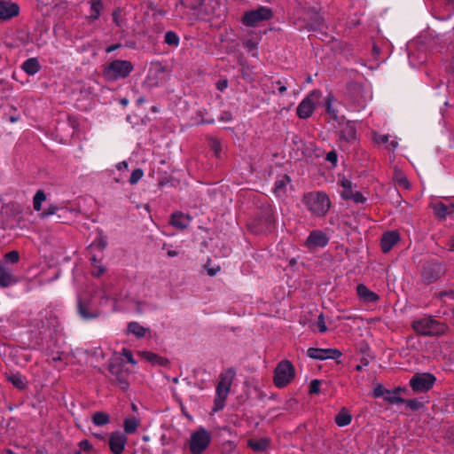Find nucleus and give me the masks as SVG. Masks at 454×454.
I'll return each mask as SVG.
<instances>
[{
  "mask_svg": "<svg viewBox=\"0 0 454 454\" xmlns=\"http://www.w3.org/2000/svg\"><path fill=\"white\" fill-rule=\"evenodd\" d=\"M20 39L22 43H26L28 39V35L26 33H22V35L20 36Z\"/></svg>",
  "mask_w": 454,
  "mask_h": 454,
  "instance_id": "61",
  "label": "nucleus"
},
{
  "mask_svg": "<svg viewBox=\"0 0 454 454\" xmlns=\"http://www.w3.org/2000/svg\"><path fill=\"white\" fill-rule=\"evenodd\" d=\"M144 102H145V98H143V97H141V98H137V103L138 105H141V104H143Z\"/></svg>",
  "mask_w": 454,
  "mask_h": 454,
  "instance_id": "64",
  "label": "nucleus"
},
{
  "mask_svg": "<svg viewBox=\"0 0 454 454\" xmlns=\"http://www.w3.org/2000/svg\"><path fill=\"white\" fill-rule=\"evenodd\" d=\"M316 325L318 328V331L320 333H325L327 331V327H326L325 321V317L322 313L317 317Z\"/></svg>",
  "mask_w": 454,
  "mask_h": 454,
  "instance_id": "46",
  "label": "nucleus"
},
{
  "mask_svg": "<svg viewBox=\"0 0 454 454\" xmlns=\"http://www.w3.org/2000/svg\"><path fill=\"white\" fill-rule=\"evenodd\" d=\"M56 211H57V207L54 206V205H51L47 209H45L44 211H43L41 213V217L44 218V217H47L49 215H54L56 213Z\"/></svg>",
  "mask_w": 454,
  "mask_h": 454,
  "instance_id": "52",
  "label": "nucleus"
},
{
  "mask_svg": "<svg viewBox=\"0 0 454 454\" xmlns=\"http://www.w3.org/2000/svg\"><path fill=\"white\" fill-rule=\"evenodd\" d=\"M133 69L134 66L130 61L115 59L103 69V76L107 82H115L127 78Z\"/></svg>",
  "mask_w": 454,
  "mask_h": 454,
  "instance_id": "4",
  "label": "nucleus"
},
{
  "mask_svg": "<svg viewBox=\"0 0 454 454\" xmlns=\"http://www.w3.org/2000/svg\"><path fill=\"white\" fill-rule=\"evenodd\" d=\"M394 179L400 187H403L406 190L410 189V183L403 173L400 171H395L394 175Z\"/></svg>",
  "mask_w": 454,
  "mask_h": 454,
  "instance_id": "39",
  "label": "nucleus"
},
{
  "mask_svg": "<svg viewBox=\"0 0 454 454\" xmlns=\"http://www.w3.org/2000/svg\"><path fill=\"white\" fill-rule=\"evenodd\" d=\"M434 215L439 219H446L449 215L454 213V200L450 202H435L432 204Z\"/></svg>",
  "mask_w": 454,
  "mask_h": 454,
  "instance_id": "17",
  "label": "nucleus"
},
{
  "mask_svg": "<svg viewBox=\"0 0 454 454\" xmlns=\"http://www.w3.org/2000/svg\"><path fill=\"white\" fill-rule=\"evenodd\" d=\"M18 4L10 0H0V20H8L20 14Z\"/></svg>",
  "mask_w": 454,
  "mask_h": 454,
  "instance_id": "14",
  "label": "nucleus"
},
{
  "mask_svg": "<svg viewBox=\"0 0 454 454\" xmlns=\"http://www.w3.org/2000/svg\"><path fill=\"white\" fill-rule=\"evenodd\" d=\"M169 257H175L178 255V252L176 250L168 249L167 252Z\"/></svg>",
  "mask_w": 454,
  "mask_h": 454,
  "instance_id": "59",
  "label": "nucleus"
},
{
  "mask_svg": "<svg viewBox=\"0 0 454 454\" xmlns=\"http://www.w3.org/2000/svg\"><path fill=\"white\" fill-rule=\"evenodd\" d=\"M328 243L326 235L319 230L313 231L309 233L306 240V247L309 248L323 247Z\"/></svg>",
  "mask_w": 454,
  "mask_h": 454,
  "instance_id": "15",
  "label": "nucleus"
},
{
  "mask_svg": "<svg viewBox=\"0 0 454 454\" xmlns=\"http://www.w3.org/2000/svg\"><path fill=\"white\" fill-rule=\"evenodd\" d=\"M138 356L152 364L164 365L167 362L165 358L150 351H140Z\"/></svg>",
  "mask_w": 454,
  "mask_h": 454,
  "instance_id": "24",
  "label": "nucleus"
},
{
  "mask_svg": "<svg viewBox=\"0 0 454 454\" xmlns=\"http://www.w3.org/2000/svg\"><path fill=\"white\" fill-rule=\"evenodd\" d=\"M4 259L6 262L17 263L20 260L19 252L16 250L10 251L4 254Z\"/></svg>",
  "mask_w": 454,
  "mask_h": 454,
  "instance_id": "43",
  "label": "nucleus"
},
{
  "mask_svg": "<svg viewBox=\"0 0 454 454\" xmlns=\"http://www.w3.org/2000/svg\"><path fill=\"white\" fill-rule=\"evenodd\" d=\"M116 168L118 170H126L128 168V162L126 160H123L121 162H119L117 165H116Z\"/></svg>",
  "mask_w": 454,
  "mask_h": 454,
  "instance_id": "56",
  "label": "nucleus"
},
{
  "mask_svg": "<svg viewBox=\"0 0 454 454\" xmlns=\"http://www.w3.org/2000/svg\"><path fill=\"white\" fill-rule=\"evenodd\" d=\"M339 183L343 189L342 192H340L341 197L344 200H348V197H350V195L354 192L353 189H352V187H353L352 182L350 180L343 177L339 181Z\"/></svg>",
  "mask_w": 454,
  "mask_h": 454,
  "instance_id": "31",
  "label": "nucleus"
},
{
  "mask_svg": "<svg viewBox=\"0 0 454 454\" xmlns=\"http://www.w3.org/2000/svg\"><path fill=\"white\" fill-rule=\"evenodd\" d=\"M401 388H396L394 391H387V395H385V400L390 403H403L405 399L402 398L399 395V391Z\"/></svg>",
  "mask_w": 454,
  "mask_h": 454,
  "instance_id": "35",
  "label": "nucleus"
},
{
  "mask_svg": "<svg viewBox=\"0 0 454 454\" xmlns=\"http://www.w3.org/2000/svg\"><path fill=\"white\" fill-rule=\"evenodd\" d=\"M373 141L378 145H386V148L389 151H394L398 146L397 141L389 142V136L385 134L374 133Z\"/></svg>",
  "mask_w": 454,
  "mask_h": 454,
  "instance_id": "23",
  "label": "nucleus"
},
{
  "mask_svg": "<svg viewBox=\"0 0 454 454\" xmlns=\"http://www.w3.org/2000/svg\"><path fill=\"white\" fill-rule=\"evenodd\" d=\"M307 356L316 360L336 359L341 356V352L336 348H309L307 350Z\"/></svg>",
  "mask_w": 454,
  "mask_h": 454,
  "instance_id": "13",
  "label": "nucleus"
},
{
  "mask_svg": "<svg viewBox=\"0 0 454 454\" xmlns=\"http://www.w3.org/2000/svg\"><path fill=\"white\" fill-rule=\"evenodd\" d=\"M334 101H335V98H334L333 95H332V94L327 95L326 99H325V108H326V113L331 116V118L337 120L338 119V115H337L338 111L336 109H334L333 106V104Z\"/></svg>",
  "mask_w": 454,
  "mask_h": 454,
  "instance_id": "36",
  "label": "nucleus"
},
{
  "mask_svg": "<svg viewBox=\"0 0 454 454\" xmlns=\"http://www.w3.org/2000/svg\"><path fill=\"white\" fill-rule=\"evenodd\" d=\"M220 270V267L216 268H207V274L209 276H215Z\"/></svg>",
  "mask_w": 454,
  "mask_h": 454,
  "instance_id": "57",
  "label": "nucleus"
},
{
  "mask_svg": "<svg viewBox=\"0 0 454 454\" xmlns=\"http://www.w3.org/2000/svg\"><path fill=\"white\" fill-rule=\"evenodd\" d=\"M191 222V218L183 213H174L171 215L170 223L180 230L185 229Z\"/></svg>",
  "mask_w": 454,
  "mask_h": 454,
  "instance_id": "21",
  "label": "nucleus"
},
{
  "mask_svg": "<svg viewBox=\"0 0 454 454\" xmlns=\"http://www.w3.org/2000/svg\"><path fill=\"white\" fill-rule=\"evenodd\" d=\"M9 121H10V122L14 123L19 121V117L18 116H11Z\"/></svg>",
  "mask_w": 454,
  "mask_h": 454,
  "instance_id": "62",
  "label": "nucleus"
},
{
  "mask_svg": "<svg viewBox=\"0 0 454 454\" xmlns=\"http://www.w3.org/2000/svg\"><path fill=\"white\" fill-rule=\"evenodd\" d=\"M140 425L139 419L136 417L125 418L123 420V429L125 434H134Z\"/></svg>",
  "mask_w": 454,
  "mask_h": 454,
  "instance_id": "26",
  "label": "nucleus"
},
{
  "mask_svg": "<svg viewBox=\"0 0 454 454\" xmlns=\"http://www.w3.org/2000/svg\"><path fill=\"white\" fill-rule=\"evenodd\" d=\"M211 434L204 427H200L190 437L189 448L192 454H201L211 442Z\"/></svg>",
  "mask_w": 454,
  "mask_h": 454,
  "instance_id": "7",
  "label": "nucleus"
},
{
  "mask_svg": "<svg viewBox=\"0 0 454 454\" xmlns=\"http://www.w3.org/2000/svg\"><path fill=\"white\" fill-rule=\"evenodd\" d=\"M340 138L351 142L356 138V130L353 126L348 125L340 130Z\"/></svg>",
  "mask_w": 454,
  "mask_h": 454,
  "instance_id": "32",
  "label": "nucleus"
},
{
  "mask_svg": "<svg viewBox=\"0 0 454 454\" xmlns=\"http://www.w3.org/2000/svg\"><path fill=\"white\" fill-rule=\"evenodd\" d=\"M272 17V12L270 8L262 6L256 10L247 12L243 16L244 25L254 27L259 22L268 20Z\"/></svg>",
  "mask_w": 454,
  "mask_h": 454,
  "instance_id": "11",
  "label": "nucleus"
},
{
  "mask_svg": "<svg viewBox=\"0 0 454 454\" xmlns=\"http://www.w3.org/2000/svg\"><path fill=\"white\" fill-rule=\"evenodd\" d=\"M290 183L291 179L287 175L281 176L275 182L274 193L278 197L283 196L286 192Z\"/></svg>",
  "mask_w": 454,
  "mask_h": 454,
  "instance_id": "22",
  "label": "nucleus"
},
{
  "mask_svg": "<svg viewBox=\"0 0 454 454\" xmlns=\"http://www.w3.org/2000/svg\"><path fill=\"white\" fill-rule=\"evenodd\" d=\"M121 47V43L112 44L106 49V52L110 53Z\"/></svg>",
  "mask_w": 454,
  "mask_h": 454,
  "instance_id": "55",
  "label": "nucleus"
},
{
  "mask_svg": "<svg viewBox=\"0 0 454 454\" xmlns=\"http://www.w3.org/2000/svg\"><path fill=\"white\" fill-rule=\"evenodd\" d=\"M128 442L127 435L121 431H114L109 434L108 445L113 454H121Z\"/></svg>",
  "mask_w": 454,
  "mask_h": 454,
  "instance_id": "12",
  "label": "nucleus"
},
{
  "mask_svg": "<svg viewBox=\"0 0 454 454\" xmlns=\"http://www.w3.org/2000/svg\"><path fill=\"white\" fill-rule=\"evenodd\" d=\"M436 378L431 373H415L410 380V386L416 393L430 390L434 385Z\"/></svg>",
  "mask_w": 454,
  "mask_h": 454,
  "instance_id": "10",
  "label": "nucleus"
},
{
  "mask_svg": "<svg viewBox=\"0 0 454 454\" xmlns=\"http://www.w3.org/2000/svg\"><path fill=\"white\" fill-rule=\"evenodd\" d=\"M78 312L84 319L96 318L100 315V312L97 309L91 308L90 301H83L82 299L78 301Z\"/></svg>",
  "mask_w": 454,
  "mask_h": 454,
  "instance_id": "20",
  "label": "nucleus"
},
{
  "mask_svg": "<svg viewBox=\"0 0 454 454\" xmlns=\"http://www.w3.org/2000/svg\"><path fill=\"white\" fill-rule=\"evenodd\" d=\"M46 200V195L43 190H38L33 198V207L35 211H40L42 203Z\"/></svg>",
  "mask_w": 454,
  "mask_h": 454,
  "instance_id": "37",
  "label": "nucleus"
},
{
  "mask_svg": "<svg viewBox=\"0 0 454 454\" xmlns=\"http://www.w3.org/2000/svg\"><path fill=\"white\" fill-rule=\"evenodd\" d=\"M295 370L288 360H283L277 365L274 371V384L281 388L287 386L294 378Z\"/></svg>",
  "mask_w": 454,
  "mask_h": 454,
  "instance_id": "6",
  "label": "nucleus"
},
{
  "mask_svg": "<svg viewBox=\"0 0 454 454\" xmlns=\"http://www.w3.org/2000/svg\"><path fill=\"white\" fill-rule=\"evenodd\" d=\"M348 200H352L356 203H362L365 200L360 192H354Z\"/></svg>",
  "mask_w": 454,
  "mask_h": 454,
  "instance_id": "50",
  "label": "nucleus"
},
{
  "mask_svg": "<svg viewBox=\"0 0 454 454\" xmlns=\"http://www.w3.org/2000/svg\"><path fill=\"white\" fill-rule=\"evenodd\" d=\"M414 331L421 335L438 336L447 331V325L431 317H425L412 322Z\"/></svg>",
  "mask_w": 454,
  "mask_h": 454,
  "instance_id": "5",
  "label": "nucleus"
},
{
  "mask_svg": "<svg viewBox=\"0 0 454 454\" xmlns=\"http://www.w3.org/2000/svg\"><path fill=\"white\" fill-rule=\"evenodd\" d=\"M351 420V415L345 410L340 411L335 417V423L339 427H346L350 424Z\"/></svg>",
  "mask_w": 454,
  "mask_h": 454,
  "instance_id": "33",
  "label": "nucleus"
},
{
  "mask_svg": "<svg viewBox=\"0 0 454 454\" xmlns=\"http://www.w3.org/2000/svg\"><path fill=\"white\" fill-rule=\"evenodd\" d=\"M356 294L364 303L367 304L375 303L380 300V296L364 284L357 285Z\"/></svg>",
  "mask_w": 454,
  "mask_h": 454,
  "instance_id": "19",
  "label": "nucleus"
},
{
  "mask_svg": "<svg viewBox=\"0 0 454 454\" xmlns=\"http://www.w3.org/2000/svg\"><path fill=\"white\" fill-rule=\"evenodd\" d=\"M403 403H405L407 407H409L412 411H418L423 406L422 403L419 402L418 399L405 400Z\"/></svg>",
  "mask_w": 454,
  "mask_h": 454,
  "instance_id": "45",
  "label": "nucleus"
},
{
  "mask_svg": "<svg viewBox=\"0 0 454 454\" xmlns=\"http://www.w3.org/2000/svg\"><path fill=\"white\" fill-rule=\"evenodd\" d=\"M18 282V278L12 273V270L0 262V287L7 288Z\"/></svg>",
  "mask_w": 454,
  "mask_h": 454,
  "instance_id": "16",
  "label": "nucleus"
},
{
  "mask_svg": "<svg viewBox=\"0 0 454 454\" xmlns=\"http://www.w3.org/2000/svg\"><path fill=\"white\" fill-rule=\"evenodd\" d=\"M103 9V4L99 0H94L90 3V10L89 14V20L93 21L98 19L100 16L101 11Z\"/></svg>",
  "mask_w": 454,
  "mask_h": 454,
  "instance_id": "30",
  "label": "nucleus"
},
{
  "mask_svg": "<svg viewBox=\"0 0 454 454\" xmlns=\"http://www.w3.org/2000/svg\"><path fill=\"white\" fill-rule=\"evenodd\" d=\"M127 330L129 333H132L137 338H143L150 332L149 328L144 327L135 321L129 323Z\"/></svg>",
  "mask_w": 454,
  "mask_h": 454,
  "instance_id": "25",
  "label": "nucleus"
},
{
  "mask_svg": "<svg viewBox=\"0 0 454 454\" xmlns=\"http://www.w3.org/2000/svg\"><path fill=\"white\" fill-rule=\"evenodd\" d=\"M387 389L384 388L382 385L379 384L373 388V395L375 397H381L383 396L385 398V395H387Z\"/></svg>",
  "mask_w": 454,
  "mask_h": 454,
  "instance_id": "47",
  "label": "nucleus"
},
{
  "mask_svg": "<svg viewBox=\"0 0 454 454\" xmlns=\"http://www.w3.org/2000/svg\"><path fill=\"white\" fill-rule=\"evenodd\" d=\"M325 159H326V160L330 161L333 165H336L338 156L334 151H331L326 154Z\"/></svg>",
  "mask_w": 454,
  "mask_h": 454,
  "instance_id": "53",
  "label": "nucleus"
},
{
  "mask_svg": "<svg viewBox=\"0 0 454 454\" xmlns=\"http://www.w3.org/2000/svg\"><path fill=\"white\" fill-rule=\"evenodd\" d=\"M270 445V440L268 438H261L258 440H249L248 446L255 451H264Z\"/></svg>",
  "mask_w": 454,
  "mask_h": 454,
  "instance_id": "28",
  "label": "nucleus"
},
{
  "mask_svg": "<svg viewBox=\"0 0 454 454\" xmlns=\"http://www.w3.org/2000/svg\"><path fill=\"white\" fill-rule=\"evenodd\" d=\"M235 375L236 372L233 368H229L221 372L220 380L215 388L213 411H219L224 407L225 400L230 393Z\"/></svg>",
  "mask_w": 454,
  "mask_h": 454,
  "instance_id": "3",
  "label": "nucleus"
},
{
  "mask_svg": "<svg viewBox=\"0 0 454 454\" xmlns=\"http://www.w3.org/2000/svg\"><path fill=\"white\" fill-rule=\"evenodd\" d=\"M126 363L135 366L136 360L132 352L128 348H122L121 352L115 353L109 360L107 370L112 377V380L115 382L122 390H127L129 387L130 371L126 367Z\"/></svg>",
  "mask_w": 454,
  "mask_h": 454,
  "instance_id": "1",
  "label": "nucleus"
},
{
  "mask_svg": "<svg viewBox=\"0 0 454 454\" xmlns=\"http://www.w3.org/2000/svg\"><path fill=\"white\" fill-rule=\"evenodd\" d=\"M22 69L28 75H34L40 70L39 61L35 58H30L23 62Z\"/></svg>",
  "mask_w": 454,
  "mask_h": 454,
  "instance_id": "27",
  "label": "nucleus"
},
{
  "mask_svg": "<svg viewBox=\"0 0 454 454\" xmlns=\"http://www.w3.org/2000/svg\"><path fill=\"white\" fill-rule=\"evenodd\" d=\"M91 274L94 277H100L106 271V268L104 267V265L101 264L100 262L97 260L95 256L91 257Z\"/></svg>",
  "mask_w": 454,
  "mask_h": 454,
  "instance_id": "38",
  "label": "nucleus"
},
{
  "mask_svg": "<svg viewBox=\"0 0 454 454\" xmlns=\"http://www.w3.org/2000/svg\"><path fill=\"white\" fill-rule=\"evenodd\" d=\"M144 176V172L141 168H136L132 171L129 177V184H136Z\"/></svg>",
  "mask_w": 454,
  "mask_h": 454,
  "instance_id": "44",
  "label": "nucleus"
},
{
  "mask_svg": "<svg viewBox=\"0 0 454 454\" xmlns=\"http://www.w3.org/2000/svg\"><path fill=\"white\" fill-rule=\"evenodd\" d=\"M400 240V235L396 231L385 232L380 240V247L383 253H388Z\"/></svg>",
  "mask_w": 454,
  "mask_h": 454,
  "instance_id": "18",
  "label": "nucleus"
},
{
  "mask_svg": "<svg viewBox=\"0 0 454 454\" xmlns=\"http://www.w3.org/2000/svg\"><path fill=\"white\" fill-rule=\"evenodd\" d=\"M227 85H228V82L226 80H223V81H219L217 83H216V88L223 91L224 89L227 88Z\"/></svg>",
  "mask_w": 454,
  "mask_h": 454,
  "instance_id": "54",
  "label": "nucleus"
},
{
  "mask_svg": "<svg viewBox=\"0 0 454 454\" xmlns=\"http://www.w3.org/2000/svg\"><path fill=\"white\" fill-rule=\"evenodd\" d=\"M107 245V241H106V239L104 238V237H99L97 240V243H92L91 244V247H98L100 250H103Z\"/></svg>",
  "mask_w": 454,
  "mask_h": 454,
  "instance_id": "51",
  "label": "nucleus"
},
{
  "mask_svg": "<svg viewBox=\"0 0 454 454\" xmlns=\"http://www.w3.org/2000/svg\"><path fill=\"white\" fill-rule=\"evenodd\" d=\"M121 104L123 106H127L129 104L128 98H124L121 99Z\"/></svg>",
  "mask_w": 454,
  "mask_h": 454,
  "instance_id": "63",
  "label": "nucleus"
},
{
  "mask_svg": "<svg viewBox=\"0 0 454 454\" xmlns=\"http://www.w3.org/2000/svg\"><path fill=\"white\" fill-rule=\"evenodd\" d=\"M91 420L95 426L103 427L110 422V417L106 412L97 411L92 415Z\"/></svg>",
  "mask_w": 454,
  "mask_h": 454,
  "instance_id": "29",
  "label": "nucleus"
},
{
  "mask_svg": "<svg viewBox=\"0 0 454 454\" xmlns=\"http://www.w3.org/2000/svg\"><path fill=\"white\" fill-rule=\"evenodd\" d=\"M450 249L454 251V234L450 239Z\"/></svg>",
  "mask_w": 454,
  "mask_h": 454,
  "instance_id": "60",
  "label": "nucleus"
},
{
  "mask_svg": "<svg viewBox=\"0 0 454 454\" xmlns=\"http://www.w3.org/2000/svg\"><path fill=\"white\" fill-rule=\"evenodd\" d=\"M209 146L214 151L215 155L216 157H219L220 153L222 151V145H221L220 140L215 137H211L209 139Z\"/></svg>",
  "mask_w": 454,
  "mask_h": 454,
  "instance_id": "42",
  "label": "nucleus"
},
{
  "mask_svg": "<svg viewBox=\"0 0 454 454\" xmlns=\"http://www.w3.org/2000/svg\"><path fill=\"white\" fill-rule=\"evenodd\" d=\"M445 273V267L439 262H427L421 272L422 281L427 284H432L437 281Z\"/></svg>",
  "mask_w": 454,
  "mask_h": 454,
  "instance_id": "9",
  "label": "nucleus"
},
{
  "mask_svg": "<svg viewBox=\"0 0 454 454\" xmlns=\"http://www.w3.org/2000/svg\"><path fill=\"white\" fill-rule=\"evenodd\" d=\"M164 42L168 45L177 47L179 44V37L176 33L173 31H168L164 36Z\"/></svg>",
  "mask_w": 454,
  "mask_h": 454,
  "instance_id": "40",
  "label": "nucleus"
},
{
  "mask_svg": "<svg viewBox=\"0 0 454 454\" xmlns=\"http://www.w3.org/2000/svg\"><path fill=\"white\" fill-rule=\"evenodd\" d=\"M272 84L277 87L279 94H284L286 91L289 83L287 78H281L274 81Z\"/></svg>",
  "mask_w": 454,
  "mask_h": 454,
  "instance_id": "41",
  "label": "nucleus"
},
{
  "mask_svg": "<svg viewBox=\"0 0 454 454\" xmlns=\"http://www.w3.org/2000/svg\"><path fill=\"white\" fill-rule=\"evenodd\" d=\"M121 12L119 11H114L113 13L114 21L119 26L118 18L120 17Z\"/></svg>",
  "mask_w": 454,
  "mask_h": 454,
  "instance_id": "58",
  "label": "nucleus"
},
{
  "mask_svg": "<svg viewBox=\"0 0 454 454\" xmlns=\"http://www.w3.org/2000/svg\"><path fill=\"white\" fill-rule=\"evenodd\" d=\"M79 448L82 451L90 452L92 450L93 446L88 440H82L78 444Z\"/></svg>",
  "mask_w": 454,
  "mask_h": 454,
  "instance_id": "49",
  "label": "nucleus"
},
{
  "mask_svg": "<svg viewBox=\"0 0 454 454\" xmlns=\"http://www.w3.org/2000/svg\"><path fill=\"white\" fill-rule=\"evenodd\" d=\"M301 201L311 215L318 218L325 217L332 205L328 195L319 191L305 193Z\"/></svg>",
  "mask_w": 454,
  "mask_h": 454,
  "instance_id": "2",
  "label": "nucleus"
},
{
  "mask_svg": "<svg viewBox=\"0 0 454 454\" xmlns=\"http://www.w3.org/2000/svg\"><path fill=\"white\" fill-rule=\"evenodd\" d=\"M321 385V381L319 380H313L309 384V393L310 394H317L319 392V387Z\"/></svg>",
  "mask_w": 454,
  "mask_h": 454,
  "instance_id": "48",
  "label": "nucleus"
},
{
  "mask_svg": "<svg viewBox=\"0 0 454 454\" xmlns=\"http://www.w3.org/2000/svg\"><path fill=\"white\" fill-rule=\"evenodd\" d=\"M321 93L318 90L310 91L298 105L296 113L299 118L307 119L312 115L318 103Z\"/></svg>",
  "mask_w": 454,
  "mask_h": 454,
  "instance_id": "8",
  "label": "nucleus"
},
{
  "mask_svg": "<svg viewBox=\"0 0 454 454\" xmlns=\"http://www.w3.org/2000/svg\"><path fill=\"white\" fill-rule=\"evenodd\" d=\"M8 380L9 381L12 382V384L19 388V389H24L26 387V379L23 375H21L20 373H12L9 377H8Z\"/></svg>",
  "mask_w": 454,
  "mask_h": 454,
  "instance_id": "34",
  "label": "nucleus"
}]
</instances>
